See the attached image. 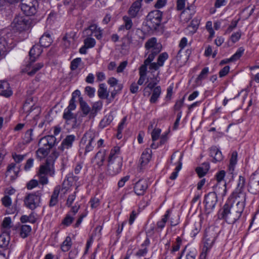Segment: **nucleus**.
<instances>
[{"label":"nucleus","instance_id":"36","mask_svg":"<svg viewBox=\"0 0 259 259\" xmlns=\"http://www.w3.org/2000/svg\"><path fill=\"white\" fill-rule=\"evenodd\" d=\"M98 95L100 99H107L109 93L107 91L105 83H101L99 85V88L98 91Z\"/></svg>","mask_w":259,"mask_h":259},{"label":"nucleus","instance_id":"10","mask_svg":"<svg viewBox=\"0 0 259 259\" xmlns=\"http://www.w3.org/2000/svg\"><path fill=\"white\" fill-rule=\"evenodd\" d=\"M204 202L205 210L207 214L210 213L214 209L217 202L218 197L214 192L208 193L205 196Z\"/></svg>","mask_w":259,"mask_h":259},{"label":"nucleus","instance_id":"61","mask_svg":"<svg viewBox=\"0 0 259 259\" xmlns=\"http://www.w3.org/2000/svg\"><path fill=\"white\" fill-rule=\"evenodd\" d=\"M241 32L240 31H237L236 32L233 33L231 35L230 37V39L233 43H235L239 40V39L241 37Z\"/></svg>","mask_w":259,"mask_h":259},{"label":"nucleus","instance_id":"38","mask_svg":"<svg viewBox=\"0 0 259 259\" xmlns=\"http://www.w3.org/2000/svg\"><path fill=\"white\" fill-rule=\"evenodd\" d=\"M72 245V242L71 237L70 236H67L61 245V249L62 251L67 252L70 249Z\"/></svg>","mask_w":259,"mask_h":259},{"label":"nucleus","instance_id":"4","mask_svg":"<svg viewBox=\"0 0 259 259\" xmlns=\"http://www.w3.org/2000/svg\"><path fill=\"white\" fill-rule=\"evenodd\" d=\"M95 135L91 131L86 132L81 138L79 146L84 149V154L92 151L94 148Z\"/></svg>","mask_w":259,"mask_h":259},{"label":"nucleus","instance_id":"21","mask_svg":"<svg viewBox=\"0 0 259 259\" xmlns=\"http://www.w3.org/2000/svg\"><path fill=\"white\" fill-rule=\"evenodd\" d=\"M244 52V49L243 47H240L236 52L229 59H225L221 61L220 63V65H223L225 64L229 63L231 62H234L238 60L243 55Z\"/></svg>","mask_w":259,"mask_h":259},{"label":"nucleus","instance_id":"50","mask_svg":"<svg viewBox=\"0 0 259 259\" xmlns=\"http://www.w3.org/2000/svg\"><path fill=\"white\" fill-rule=\"evenodd\" d=\"M99 28L96 24H92L89 26L87 29H85L84 32L89 36H91L93 35L96 31L98 30Z\"/></svg>","mask_w":259,"mask_h":259},{"label":"nucleus","instance_id":"28","mask_svg":"<svg viewBox=\"0 0 259 259\" xmlns=\"http://www.w3.org/2000/svg\"><path fill=\"white\" fill-rule=\"evenodd\" d=\"M152 151L149 148H146L143 152L140 160V164L142 166L146 165L151 158Z\"/></svg>","mask_w":259,"mask_h":259},{"label":"nucleus","instance_id":"17","mask_svg":"<svg viewBox=\"0 0 259 259\" xmlns=\"http://www.w3.org/2000/svg\"><path fill=\"white\" fill-rule=\"evenodd\" d=\"M211 235L209 231H206L204 235L203 251L205 248V251L209 250L212 246L215 239V236L214 233Z\"/></svg>","mask_w":259,"mask_h":259},{"label":"nucleus","instance_id":"41","mask_svg":"<svg viewBox=\"0 0 259 259\" xmlns=\"http://www.w3.org/2000/svg\"><path fill=\"white\" fill-rule=\"evenodd\" d=\"M32 136H33V129L30 128L24 134V136L23 137V144H28L30 143L32 140Z\"/></svg>","mask_w":259,"mask_h":259},{"label":"nucleus","instance_id":"22","mask_svg":"<svg viewBox=\"0 0 259 259\" xmlns=\"http://www.w3.org/2000/svg\"><path fill=\"white\" fill-rule=\"evenodd\" d=\"M132 17L127 16H124L122 17V20L123 23L120 25L118 28V31H122L124 30H128L130 31V30L133 26V23L132 20Z\"/></svg>","mask_w":259,"mask_h":259},{"label":"nucleus","instance_id":"33","mask_svg":"<svg viewBox=\"0 0 259 259\" xmlns=\"http://www.w3.org/2000/svg\"><path fill=\"white\" fill-rule=\"evenodd\" d=\"M153 57L148 56V58L144 61V64L142 65L139 68V75L142 76H146L147 70V66L154 60Z\"/></svg>","mask_w":259,"mask_h":259},{"label":"nucleus","instance_id":"5","mask_svg":"<svg viewBox=\"0 0 259 259\" xmlns=\"http://www.w3.org/2000/svg\"><path fill=\"white\" fill-rule=\"evenodd\" d=\"M41 194L38 191L28 194L24 200V204L29 209L34 210L39 206L41 201Z\"/></svg>","mask_w":259,"mask_h":259},{"label":"nucleus","instance_id":"55","mask_svg":"<svg viewBox=\"0 0 259 259\" xmlns=\"http://www.w3.org/2000/svg\"><path fill=\"white\" fill-rule=\"evenodd\" d=\"M161 132V131L160 128H155L153 130L151 133L153 142H154L159 139Z\"/></svg>","mask_w":259,"mask_h":259},{"label":"nucleus","instance_id":"23","mask_svg":"<svg viewBox=\"0 0 259 259\" xmlns=\"http://www.w3.org/2000/svg\"><path fill=\"white\" fill-rule=\"evenodd\" d=\"M141 8V4L140 1H136L134 2L128 11L129 16L132 18H136L138 16Z\"/></svg>","mask_w":259,"mask_h":259},{"label":"nucleus","instance_id":"3","mask_svg":"<svg viewBox=\"0 0 259 259\" xmlns=\"http://www.w3.org/2000/svg\"><path fill=\"white\" fill-rule=\"evenodd\" d=\"M76 104H73V101H71V103H69L68 107L64 110L63 114V118L65 120L66 124H70L72 121V128H76L80 124V122L77 119V115L72 112L76 109Z\"/></svg>","mask_w":259,"mask_h":259},{"label":"nucleus","instance_id":"44","mask_svg":"<svg viewBox=\"0 0 259 259\" xmlns=\"http://www.w3.org/2000/svg\"><path fill=\"white\" fill-rule=\"evenodd\" d=\"M74 217L72 216L70 213H67L66 214L64 218L62 220L61 222V225L63 226L64 227H67L71 225L72 222L74 221Z\"/></svg>","mask_w":259,"mask_h":259},{"label":"nucleus","instance_id":"42","mask_svg":"<svg viewBox=\"0 0 259 259\" xmlns=\"http://www.w3.org/2000/svg\"><path fill=\"white\" fill-rule=\"evenodd\" d=\"M199 24V21L197 19H194L191 21L190 24L188 26L187 29L191 33L193 34L198 29Z\"/></svg>","mask_w":259,"mask_h":259},{"label":"nucleus","instance_id":"40","mask_svg":"<svg viewBox=\"0 0 259 259\" xmlns=\"http://www.w3.org/2000/svg\"><path fill=\"white\" fill-rule=\"evenodd\" d=\"M80 108L84 116H87L91 111V108L86 102L83 100L82 97L79 98Z\"/></svg>","mask_w":259,"mask_h":259},{"label":"nucleus","instance_id":"9","mask_svg":"<svg viewBox=\"0 0 259 259\" xmlns=\"http://www.w3.org/2000/svg\"><path fill=\"white\" fill-rule=\"evenodd\" d=\"M12 24L16 30L22 31L29 28V19L26 16L18 15L14 19Z\"/></svg>","mask_w":259,"mask_h":259},{"label":"nucleus","instance_id":"16","mask_svg":"<svg viewBox=\"0 0 259 259\" xmlns=\"http://www.w3.org/2000/svg\"><path fill=\"white\" fill-rule=\"evenodd\" d=\"M56 139L54 136H47L41 138L38 142V146L49 147L51 149L55 145Z\"/></svg>","mask_w":259,"mask_h":259},{"label":"nucleus","instance_id":"18","mask_svg":"<svg viewBox=\"0 0 259 259\" xmlns=\"http://www.w3.org/2000/svg\"><path fill=\"white\" fill-rule=\"evenodd\" d=\"M209 155L212 157L213 162H221L223 159L221 151L216 146H212L210 148Z\"/></svg>","mask_w":259,"mask_h":259},{"label":"nucleus","instance_id":"43","mask_svg":"<svg viewBox=\"0 0 259 259\" xmlns=\"http://www.w3.org/2000/svg\"><path fill=\"white\" fill-rule=\"evenodd\" d=\"M50 150V149L49 147H39V149L36 152V154L38 157L41 159L47 156Z\"/></svg>","mask_w":259,"mask_h":259},{"label":"nucleus","instance_id":"48","mask_svg":"<svg viewBox=\"0 0 259 259\" xmlns=\"http://www.w3.org/2000/svg\"><path fill=\"white\" fill-rule=\"evenodd\" d=\"M77 189H78V186H76V187L75 188V191L73 192V193L70 194L68 196V198L67 199L66 203V205L68 207L71 206L73 202H74V201L76 198V193L77 192Z\"/></svg>","mask_w":259,"mask_h":259},{"label":"nucleus","instance_id":"56","mask_svg":"<svg viewBox=\"0 0 259 259\" xmlns=\"http://www.w3.org/2000/svg\"><path fill=\"white\" fill-rule=\"evenodd\" d=\"M208 71L209 69L208 67H204L202 70L199 75L198 76L197 79L198 80H201L204 79L207 75L208 73Z\"/></svg>","mask_w":259,"mask_h":259},{"label":"nucleus","instance_id":"32","mask_svg":"<svg viewBox=\"0 0 259 259\" xmlns=\"http://www.w3.org/2000/svg\"><path fill=\"white\" fill-rule=\"evenodd\" d=\"M161 94V88L160 86H157L152 90V95L150 98L149 102L152 104L156 103Z\"/></svg>","mask_w":259,"mask_h":259},{"label":"nucleus","instance_id":"27","mask_svg":"<svg viewBox=\"0 0 259 259\" xmlns=\"http://www.w3.org/2000/svg\"><path fill=\"white\" fill-rule=\"evenodd\" d=\"M41 47L38 45H34L29 51V56L31 60L34 62L36 58L38 57L42 52Z\"/></svg>","mask_w":259,"mask_h":259},{"label":"nucleus","instance_id":"49","mask_svg":"<svg viewBox=\"0 0 259 259\" xmlns=\"http://www.w3.org/2000/svg\"><path fill=\"white\" fill-rule=\"evenodd\" d=\"M83 42L84 45L89 49L93 48L96 45L95 39L89 36L84 39Z\"/></svg>","mask_w":259,"mask_h":259},{"label":"nucleus","instance_id":"51","mask_svg":"<svg viewBox=\"0 0 259 259\" xmlns=\"http://www.w3.org/2000/svg\"><path fill=\"white\" fill-rule=\"evenodd\" d=\"M44 66V63L42 62L38 63L33 66L32 70L28 72V75L30 76L33 75L37 71L40 70Z\"/></svg>","mask_w":259,"mask_h":259},{"label":"nucleus","instance_id":"47","mask_svg":"<svg viewBox=\"0 0 259 259\" xmlns=\"http://www.w3.org/2000/svg\"><path fill=\"white\" fill-rule=\"evenodd\" d=\"M237 162V153L236 151H234L232 153L231 157L230 160L229 169L232 170H234V167L236 164Z\"/></svg>","mask_w":259,"mask_h":259},{"label":"nucleus","instance_id":"24","mask_svg":"<svg viewBox=\"0 0 259 259\" xmlns=\"http://www.w3.org/2000/svg\"><path fill=\"white\" fill-rule=\"evenodd\" d=\"M61 190H62V188L60 185H57L55 187L49 202L50 207H53L58 203V196Z\"/></svg>","mask_w":259,"mask_h":259},{"label":"nucleus","instance_id":"60","mask_svg":"<svg viewBox=\"0 0 259 259\" xmlns=\"http://www.w3.org/2000/svg\"><path fill=\"white\" fill-rule=\"evenodd\" d=\"M95 158L99 161L98 164H99V162L102 163L105 159L104 152H102L101 151H98L96 154Z\"/></svg>","mask_w":259,"mask_h":259},{"label":"nucleus","instance_id":"39","mask_svg":"<svg viewBox=\"0 0 259 259\" xmlns=\"http://www.w3.org/2000/svg\"><path fill=\"white\" fill-rule=\"evenodd\" d=\"M7 45L5 38L0 37V60L4 58L7 54Z\"/></svg>","mask_w":259,"mask_h":259},{"label":"nucleus","instance_id":"6","mask_svg":"<svg viewBox=\"0 0 259 259\" xmlns=\"http://www.w3.org/2000/svg\"><path fill=\"white\" fill-rule=\"evenodd\" d=\"M162 12L154 10L150 12L147 16V25L151 29H155L159 26L162 19Z\"/></svg>","mask_w":259,"mask_h":259},{"label":"nucleus","instance_id":"13","mask_svg":"<svg viewBox=\"0 0 259 259\" xmlns=\"http://www.w3.org/2000/svg\"><path fill=\"white\" fill-rule=\"evenodd\" d=\"M76 140V136L74 135H67L62 140L61 145L58 147V149L63 152L65 150L71 149L73 147L74 142Z\"/></svg>","mask_w":259,"mask_h":259},{"label":"nucleus","instance_id":"12","mask_svg":"<svg viewBox=\"0 0 259 259\" xmlns=\"http://www.w3.org/2000/svg\"><path fill=\"white\" fill-rule=\"evenodd\" d=\"M37 2L36 0H32L28 3H22L21 9L23 13L27 16H32L36 13V5Z\"/></svg>","mask_w":259,"mask_h":259},{"label":"nucleus","instance_id":"37","mask_svg":"<svg viewBox=\"0 0 259 259\" xmlns=\"http://www.w3.org/2000/svg\"><path fill=\"white\" fill-rule=\"evenodd\" d=\"M113 119V116L111 114H109L105 115L104 118L101 120L99 123V126L101 128H104L108 125H109Z\"/></svg>","mask_w":259,"mask_h":259},{"label":"nucleus","instance_id":"46","mask_svg":"<svg viewBox=\"0 0 259 259\" xmlns=\"http://www.w3.org/2000/svg\"><path fill=\"white\" fill-rule=\"evenodd\" d=\"M168 54L166 52H163L159 55L157 58V63L158 64L159 66L162 67L163 66L164 62L168 59Z\"/></svg>","mask_w":259,"mask_h":259},{"label":"nucleus","instance_id":"34","mask_svg":"<svg viewBox=\"0 0 259 259\" xmlns=\"http://www.w3.org/2000/svg\"><path fill=\"white\" fill-rule=\"evenodd\" d=\"M31 227L27 225H23L20 228V236L22 238H27L30 234Z\"/></svg>","mask_w":259,"mask_h":259},{"label":"nucleus","instance_id":"54","mask_svg":"<svg viewBox=\"0 0 259 259\" xmlns=\"http://www.w3.org/2000/svg\"><path fill=\"white\" fill-rule=\"evenodd\" d=\"M81 61V59L80 58H77L73 59L71 62L70 64V69L71 70H76L79 66V64L80 63Z\"/></svg>","mask_w":259,"mask_h":259},{"label":"nucleus","instance_id":"58","mask_svg":"<svg viewBox=\"0 0 259 259\" xmlns=\"http://www.w3.org/2000/svg\"><path fill=\"white\" fill-rule=\"evenodd\" d=\"M26 155H21V154H17L16 153H13L12 154V157L14 159V161L16 162V163H19L22 161L24 158L25 157Z\"/></svg>","mask_w":259,"mask_h":259},{"label":"nucleus","instance_id":"57","mask_svg":"<svg viewBox=\"0 0 259 259\" xmlns=\"http://www.w3.org/2000/svg\"><path fill=\"white\" fill-rule=\"evenodd\" d=\"M63 40L64 41V45L66 47H69L71 41H73V38L71 36V34H66L63 37Z\"/></svg>","mask_w":259,"mask_h":259},{"label":"nucleus","instance_id":"8","mask_svg":"<svg viewBox=\"0 0 259 259\" xmlns=\"http://www.w3.org/2000/svg\"><path fill=\"white\" fill-rule=\"evenodd\" d=\"M245 179L244 177L240 176L237 182V187L233 192L232 195L236 200L246 201V193L244 192Z\"/></svg>","mask_w":259,"mask_h":259},{"label":"nucleus","instance_id":"63","mask_svg":"<svg viewBox=\"0 0 259 259\" xmlns=\"http://www.w3.org/2000/svg\"><path fill=\"white\" fill-rule=\"evenodd\" d=\"M92 208H97L100 204V200L98 198L94 197L90 201Z\"/></svg>","mask_w":259,"mask_h":259},{"label":"nucleus","instance_id":"7","mask_svg":"<svg viewBox=\"0 0 259 259\" xmlns=\"http://www.w3.org/2000/svg\"><path fill=\"white\" fill-rule=\"evenodd\" d=\"M145 48L148 51V56H152L153 59L160 53L162 46L160 44L157 42V39L155 37H152L149 39L145 44Z\"/></svg>","mask_w":259,"mask_h":259},{"label":"nucleus","instance_id":"25","mask_svg":"<svg viewBox=\"0 0 259 259\" xmlns=\"http://www.w3.org/2000/svg\"><path fill=\"white\" fill-rule=\"evenodd\" d=\"M0 95L6 97H9L12 95V91L7 81H0Z\"/></svg>","mask_w":259,"mask_h":259},{"label":"nucleus","instance_id":"29","mask_svg":"<svg viewBox=\"0 0 259 259\" xmlns=\"http://www.w3.org/2000/svg\"><path fill=\"white\" fill-rule=\"evenodd\" d=\"M169 212L170 210L169 209L167 210L162 219L157 222L156 228H155L156 231L158 232H161L164 228L166 223L169 217Z\"/></svg>","mask_w":259,"mask_h":259},{"label":"nucleus","instance_id":"59","mask_svg":"<svg viewBox=\"0 0 259 259\" xmlns=\"http://www.w3.org/2000/svg\"><path fill=\"white\" fill-rule=\"evenodd\" d=\"M38 185V182L34 179H32L29 181L26 185V187L28 190H31L37 187Z\"/></svg>","mask_w":259,"mask_h":259},{"label":"nucleus","instance_id":"15","mask_svg":"<svg viewBox=\"0 0 259 259\" xmlns=\"http://www.w3.org/2000/svg\"><path fill=\"white\" fill-rule=\"evenodd\" d=\"M124 37L127 40L128 46L134 48L141 47L142 45V41L144 39V37H139L138 39L135 36H133L131 31H128Z\"/></svg>","mask_w":259,"mask_h":259},{"label":"nucleus","instance_id":"52","mask_svg":"<svg viewBox=\"0 0 259 259\" xmlns=\"http://www.w3.org/2000/svg\"><path fill=\"white\" fill-rule=\"evenodd\" d=\"M182 239L180 237H178L176 238L175 244L172 246L171 253H174L175 252L178 251L180 249V246L182 244Z\"/></svg>","mask_w":259,"mask_h":259},{"label":"nucleus","instance_id":"11","mask_svg":"<svg viewBox=\"0 0 259 259\" xmlns=\"http://www.w3.org/2000/svg\"><path fill=\"white\" fill-rule=\"evenodd\" d=\"M248 191L254 194L259 193V167L251 176L248 184Z\"/></svg>","mask_w":259,"mask_h":259},{"label":"nucleus","instance_id":"26","mask_svg":"<svg viewBox=\"0 0 259 259\" xmlns=\"http://www.w3.org/2000/svg\"><path fill=\"white\" fill-rule=\"evenodd\" d=\"M10 237L8 232H3L0 235V248L3 250L8 249L10 243Z\"/></svg>","mask_w":259,"mask_h":259},{"label":"nucleus","instance_id":"2","mask_svg":"<svg viewBox=\"0 0 259 259\" xmlns=\"http://www.w3.org/2000/svg\"><path fill=\"white\" fill-rule=\"evenodd\" d=\"M119 152L120 149L118 147H114L110 151L107 170V174L110 176H115L121 170L122 158L118 156Z\"/></svg>","mask_w":259,"mask_h":259},{"label":"nucleus","instance_id":"62","mask_svg":"<svg viewBox=\"0 0 259 259\" xmlns=\"http://www.w3.org/2000/svg\"><path fill=\"white\" fill-rule=\"evenodd\" d=\"M85 92L89 97L92 98L95 95V89L94 88L87 86L85 88Z\"/></svg>","mask_w":259,"mask_h":259},{"label":"nucleus","instance_id":"31","mask_svg":"<svg viewBox=\"0 0 259 259\" xmlns=\"http://www.w3.org/2000/svg\"><path fill=\"white\" fill-rule=\"evenodd\" d=\"M73 182H75L72 179V173L68 174L62 185V191L64 190V194L67 192L69 188L73 185Z\"/></svg>","mask_w":259,"mask_h":259},{"label":"nucleus","instance_id":"20","mask_svg":"<svg viewBox=\"0 0 259 259\" xmlns=\"http://www.w3.org/2000/svg\"><path fill=\"white\" fill-rule=\"evenodd\" d=\"M19 169L20 168L17 167L15 163H11L7 166L6 176H9L12 180H14L18 177Z\"/></svg>","mask_w":259,"mask_h":259},{"label":"nucleus","instance_id":"14","mask_svg":"<svg viewBox=\"0 0 259 259\" xmlns=\"http://www.w3.org/2000/svg\"><path fill=\"white\" fill-rule=\"evenodd\" d=\"M148 187V182L145 179H140L134 185V192L138 196H143L145 194Z\"/></svg>","mask_w":259,"mask_h":259},{"label":"nucleus","instance_id":"35","mask_svg":"<svg viewBox=\"0 0 259 259\" xmlns=\"http://www.w3.org/2000/svg\"><path fill=\"white\" fill-rule=\"evenodd\" d=\"M54 174V171H53L51 169L50 165L49 163H46L44 165L40 166L37 175H48L50 174L51 176H53Z\"/></svg>","mask_w":259,"mask_h":259},{"label":"nucleus","instance_id":"30","mask_svg":"<svg viewBox=\"0 0 259 259\" xmlns=\"http://www.w3.org/2000/svg\"><path fill=\"white\" fill-rule=\"evenodd\" d=\"M53 42L51 35L48 33H45L39 39L40 47L44 48L49 47Z\"/></svg>","mask_w":259,"mask_h":259},{"label":"nucleus","instance_id":"53","mask_svg":"<svg viewBox=\"0 0 259 259\" xmlns=\"http://www.w3.org/2000/svg\"><path fill=\"white\" fill-rule=\"evenodd\" d=\"M12 223L11 219L10 217H6L4 218L2 226L3 229H9L11 228V224Z\"/></svg>","mask_w":259,"mask_h":259},{"label":"nucleus","instance_id":"19","mask_svg":"<svg viewBox=\"0 0 259 259\" xmlns=\"http://www.w3.org/2000/svg\"><path fill=\"white\" fill-rule=\"evenodd\" d=\"M2 204L8 208L7 212L8 214H13L17 211L16 206H13L12 208H10V206L12 205V199L9 196L5 195L1 199Z\"/></svg>","mask_w":259,"mask_h":259},{"label":"nucleus","instance_id":"1","mask_svg":"<svg viewBox=\"0 0 259 259\" xmlns=\"http://www.w3.org/2000/svg\"><path fill=\"white\" fill-rule=\"evenodd\" d=\"M237 203L235 206L231 204L225 203L218 213L220 219H224L228 224L235 223L240 218L244 210L245 201L236 200Z\"/></svg>","mask_w":259,"mask_h":259},{"label":"nucleus","instance_id":"45","mask_svg":"<svg viewBox=\"0 0 259 259\" xmlns=\"http://www.w3.org/2000/svg\"><path fill=\"white\" fill-rule=\"evenodd\" d=\"M20 221L22 223H25L27 222L31 223H34L35 222L36 220L34 217L33 213H31L28 216H27L26 215H22L20 218Z\"/></svg>","mask_w":259,"mask_h":259},{"label":"nucleus","instance_id":"64","mask_svg":"<svg viewBox=\"0 0 259 259\" xmlns=\"http://www.w3.org/2000/svg\"><path fill=\"white\" fill-rule=\"evenodd\" d=\"M226 175V172L224 170L219 171L217 173L215 178L218 182H221L224 180V178Z\"/></svg>","mask_w":259,"mask_h":259}]
</instances>
